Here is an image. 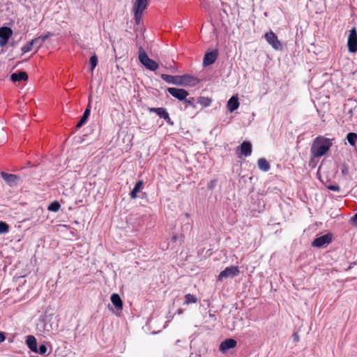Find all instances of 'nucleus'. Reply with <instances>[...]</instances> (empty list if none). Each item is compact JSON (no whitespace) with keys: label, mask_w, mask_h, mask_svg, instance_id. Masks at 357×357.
<instances>
[{"label":"nucleus","mask_w":357,"mask_h":357,"mask_svg":"<svg viewBox=\"0 0 357 357\" xmlns=\"http://www.w3.org/2000/svg\"><path fill=\"white\" fill-rule=\"evenodd\" d=\"M52 34L50 33V32H47L44 35H42L40 36H39V38H40V41L39 43V46H42L43 43L47 39L49 38Z\"/></svg>","instance_id":"obj_32"},{"label":"nucleus","mask_w":357,"mask_h":357,"mask_svg":"<svg viewBox=\"0 0 357 357\" xmlns=\"http://www.w3.org/2000/svg\"><path fill=\"white\" fill-rule=\"evenodd\" d=\"M217 180L213 179L210 181V183L208 184V190H213L215 185H216Z\"/></svg>","instance_id":"obj_36"},{"label":"nucleus","mask_w":357,"mask_h":357,"mask_svg":"<svg viewBox=\"0 0 357 357\" xmlns=\"http://www.w3.org/2000/svg\"><path fill=\"white\" fill-rule=\"evenodd\" d=\"M218 58V51L213 50L210 52H207L203 59V65L204 66H208L213 64Z\"/></svg>","instance_id":"obj_12"},{"label":"nucleus","mask_w":357,"mask_h":357,"mask_svg":"<svg viewBox=\"0 0 357 357\" xmlns=\"http://www.w3.org/2000/svg\"><path fill=\"white\" fill-rule=\"evenodd\" d=\"M167 91L171 96L180 101L185 100V98L189 95L188 92L183 89L169 87L167 89Z\"/></svg>","instance_id":"obj_9"},{"label":"nucleus","mask_w":357,"mask_h":357,"mask_svg":"<svg viewBox=\"0 0 357 357\" xmlns=\"http://www.w3.org/2000/svg\"><path fill=\"white\" fill-rule=\"evenodd\" d=\"M60 207H61L60 204L58 202L55 201L49 205L48 210L51 211L56 212L59 210Z\"/></svg>","instance_id":"obj_28"},{"label":"nucleus","mask_w":357,"mask_h":357,"mask_svg":"<svg viewBox=\"0 0 357 357\" xmlns=\"http://www.w3.org/2000/svg\"><path fill=\"white\" fill-rule=\"evenodd\" d=\"M34 43H36V40H31L29 43L22 47L21 51L23 53L30 52L32 50L33 46H34Z\"/></svg>","instance_id":"obj_26"},{"label":"nucleus","mask_w":357,"mask_h":357,"mask_svg":"<svg viewBox=\"0 0 357 357\" xmlns=\"http://www.w3.org/2000/svg\"><path fill=\"white\" fill-rule=\"evenodd\" d=\"M26 344L28 348L33 352H35L37 348V341L34 336L28 335L26 340Z\"/></svg>","instance_id":"obj_20"},{"label":"nucleus","mask_w":357,"mask_h":357,"mask_svg":"<svg viewBox=\"0 0 357 357\" xmlns=\"http://www.w3.org/2000/svg\"><path fill=\"white\" fill-rule=\"evenodd\" d=\"M347 46L350 52L355 53L357 52V31L354 27L350 30Z\"/></svg>","instance_id":"obj_7"},{"label":"nucleus","mask_w":357,"mask_h":357,"mask_svg":"<svg viewBox=\"0 0 357 357\" xmlns=\"http://www.w3.org/2000/svg\"><path fill=\"white\" fill-rule=\"evenodd\" d=\"M351 223H357V213L351 218Z\"/></svg>","instance_id":"obj_40"},{"label":"nucleus","mask_w":357,"mask_h":357,"mask_svg":"<svg viewBox=\"0 0 357 357\" xmlns=\"http://www.w3.org/2000/svg\"><path fill=\"white\" fill-rule=\"evenodd\" d=\"M240 273L239 268L236 266H230L226 267L220 273L218 277V280H222L224 278H234L237 276Z\"/></svg>","instance_id":"obj_5"},{"label":"nucleus","mask_w":357,"mask_h":357,"mask_svg":"<svg viewBox=\"0 0 357 357\" xmlns=\"http://www.w3.org/2000/svg\"><path fill=\"white\" fill-rule=\"evenodd\" d=\"M259 168L263 172H268L271 166L265 158H259L257 161Z\"/></svg>","instance_id":"obj_22"},{"label":"nucleus","mask_w":357,"mask_h":357,"mask_svg":"<svg viewBox=\"0 0 357 357\" xmlns=\"http://www.w3.org/2000/svg\"><path fill=\"white\" fill-rule=\"evenodd\" d=\"M91 96H89V104L87 105V107L86 108L84 112V114L83 116H82L81 119L79 120V121L77 123V126H76V128H80L87 121L89 115H90V112H91Z\"/></svg>","instance_id":"obj_14"},{"label":"nucleus","mask_w":357,"mask_h":357,"mask_svg":"<svg viewBox=\"0 0 357 357\" xmlns=\"http://www.w3.org/2000/svg\"><path fill=\"white\" fill-rule=\"evenodd\" d=\"M30 357H38V356H30Z\"/></svg>","instance_id":"obj_46"},{"label":"nucleus","mask_w":357,"mask_h":357,"mask_svg":"<svg viewBox=\"0 0 357 357\" xmlns=\"http://www.w3.org/2000/svg\"><path fill=\"white\" fill-rule=\"evenodd\" d=\"M148 110L150 112H154L157 114L160 118L164 119L167 123L170 125H173V121H172L171 118L169 117V115L168 112H167L166 109L164 107H149Z\"/></svg>","instance_id":"obj_10"},{"label":"nucleus","mask_w":357,"mask_h":357,"mask_svg":"<svg viewBox=\"0 0 357 357\" xmlns=\"http://www.w3.org/2000/svg\"><path fill=\"white\" fill-rule=\"evenodd\" d=\"M6 340V335L3 332H0V343L3 342Z\"/></svg>","instance_id":"obj_39"},{"label":"nucleus","mask_w":357,"mask_h":357,"mask_svg":"<svg viewBox=\"0 0 357 357\" xmlns=\"http://www.w3.org/2000/svg\"><path fill=\"white\" fill-rule=\"evenodd\" d=\"M197 102L204 107L211 105L212 100L208 97L200 96L197 98Z\"/></svg>","instance_id":"obj_23"},{"label":"nucleus","mask_w":357,"mask_h":357,"mask_svg":"<svg viewBox=\"0 0 357 357\" xmlns=\"http://www.w3.org/2000/svg\"><path fill=\"white\" fill-rule=\"evenodd\" d=\"M333 235L332 233H327L323 236L317 237L312 242L311 245L313 248H325L328 245L333 241Z\"/></svg>","instance_id":"obj_4"},{"label":"nucleus","mask_w":357,"mask_h":357,"mask_svg":"<svg viewBox=\"0 0 357 357\" xmlns=\"http://www.w3.org/2000/svg\"><path fill=\"white\" fill-rule=\"evenodd\" d=\"M239 102L237 96H232L227 102V107L230 112L236 110L239 107Z\"/></svg>","instance_id":"obj_17"},{"label":"nucleus","mask_w":357,"mask_h":357,"mask_svg":"<svg viewBox=\"0 0 357 357\" xmlns=\"http://www.w3.org/2000/svg\"><path fill=\"white\" fill-rule=\"evenodd\" d=\"M347 139L351 146H355L357 142V134L355 132L348 133L347 135Z\"/></svg>","instance_id":"obj_25"},{"label":"nucleus","mask_w":357,"mask_h":357,"mask_svg":"<svg viewBox=\"0 0 357 357\" xmlns=\"http://www.w3.org/2000/svg\"><path fill=\"white\" fill-rule=\"evenodd\" d=\"M28 79V75L26 72L19 71L15 73H13L10 75V79L14 82H21L22 80H26Z\"/></svg>","instance_id":"obj_19"},{"label":"nucleus","mask_w":357,"mask_h":357,"mask_svg":"<svg viewBox=\"0 0 357 357\" xmlns=\"http://www.w3.org/2000/svg\"><path fill=\"white\" fill-rule=\"evenodd\" d=\"M241 155L248 157L252 153V144L250 142L245 141L239 146Z\"/></svg>","instance_id":"obj_16"},{"label":"nucleus","mask_w":357,"mask_h":357,"mask_svg":"<svg viewBox=\"0 0 357 357\" xmlns=\"http://www.w3.org/2000/svg\"><path fill=\"white\" fill-rule=\"evenodd\" d=\"M91 70L93 71L98 64V58L96 54L93 55L89 60Z\"/></svg>","instance_id":"obj_30"},{"label":"nucleus","mask_w":357,"mask_h":357,"mask_svg":"<svg viewBox=\"0 0 357 357\" xmlns=\"http://www.w3.org/2000/svg\"><path fill=\"white\" fill-rule=\"evenodd\" d=\"M13 30L10 27L2 26L0 28V47H4L13 36Z\"/></svg>","instance_id":"obj_8"},{"label":"nucleus","mask_w":357,"mask_h":357,"mask_svg":"<svg viewBox=\"0 0 357 357\" xmlns=\"http://www.w3.org/2000/svg\"><path fill=\"white\" fill-rule=\"evenodd\" d=\"M161 78L169 84L185 86H195L199 82L198 79L190 75L174 76L167 74H162Z\"/></svg>","instance_id":"obj_2"},{"label":"nucleus","mask_w":357,"mask_h":357,"mask_svg":"<svg viewBox=\"0 0 357 357\" xmlns=\"http://www.w3.org/2000/svg\"><path fill=\"white\" fill-rule=\"evenodd\" d=\"M184 236L183 234H175L172 236V241L173 242H178L179 245L183 243Z\"/></svg>","instance_id":"obj_31"},{"label":"nucleus","mask_w":357,"mask_h":357,"mask_svg":"<svg viewBox=\"0 0 357 357\" xmlns=\"http://www.w3.org/2000/svg\"><path fill=\"white\" fill-rule=\"evenodd\" d=\"M64 227L68 228V226L67 225H62Z\"/></svg>","instance_id":"obj_44"},{"label":"nucleus","mask_w":357,"mask_h":357,"mask_svg":"<svg viewBox=\"0 0 357 357\" xmlns=\"http://www.w3.org/2000/svg\"><path fill=\"white\" fill-rule=\"evenodd\" d=\"M142 14V13L134 11L135 20L137 24H139Z\"/></svg>","instance_id":"obj_33"},{"label":"nucleus","mask_w":357,"mask_h":357,"mask_svg":"<svg viewBox=\"0 0 357 357\" xmlns=\"http://www.w3.org/2000/svg\"><path fill=\"white\" fill-rule=\"evenodd\" d=\"M111 301L115 307V314L120 316V313L123 309V301L118 294L114 293L111 296Z\"/></svg>","instance_id":"obj_11"},{"label":"nucleus","mask_w":357,"mask_h":357,"mask_svg":"<svg viewBox=\"0 0 357 357\" xmlns=\"http://www.w3.org/2000/svg\"><path fill=\"white\" fill-rule=\"evenodd\" d=\"M1 223H5V222H3V221H0V224H1Z\"/></svg>","instance_id":"obj_45"},{"label":"nucleus","mask_w":357,"mask_h":357,"mask_svg":"<svg viewBox=\"0 0 357 357\" xmlns=\"http://www.w3.org/2000/svg\"><path fill=\"white\" fill-rule=\"evenodd\" d=\"M149 1V0H137L133 6V11L143 13L144 10L147 8Z\"/></svg>","instance_id":"obj_18"},{"label":"nucleus","mask_w":357,"mask_h":357,"mask_svg":"<svg viewBox=\"0 0 357 357\" xmlns=\"http://www.w3.org/2000/svg\"><path fill=\"white\" fill-rule=\"evenodd\" d=\"M183 310L181 308H179L176 311V314H178V315L181 314L183 313Z\"/></svg>","instance_id":"obj_43"},{"label":"nucleus","mask_w":357,"mask_h":357,"mask_svg":"<svg viewBox=\"0 0 357 357\" xmlns=\"http://www.w3.org/2000/svg\"><path fill=\"white\" fill-rule=\"evenodd\" d=\"M341 172L343 175H347L349 173V169L345 165H342Z\"/></svg>","instance_id":"obj_37"},{"label":"nucleus","mask_w":357,"mask_h":357,"mask_svg":"<svg viewBox=\"0 0 357 357\" xmlns=\"http://www.w3.org/2000/svg\"><path fill=\"white\" fill-rule=\"evenodd\" d=\"M293 337H294V340L295 342H298V340H299V336H298V335L296 333H294V334H293Z\"/></svg>","instance_id":"obj_41"},{"label":"nucleus","mask_w":357,"mask_h":357,"mask_svg":"<svg viewBox=\"0 0 357 357\" xmlns=\"http://www.w3.org/2000/svg\"><path fill=\"white\" fill-rule=\"evenodd\" d=\"M144 186L143 181H139L136 183L134 188L130 193V197L131 199H136L137 197V192H139Z\"/></svg>","instance_id":"obj_21"},{"label":"nucleus","mask_w":357,"mask_h":357,"mask_svg":"<svg viewBox=\"0 0 357 357\" xmlns=\"http://www.w3.org/2000/svg\"><path fill=\"white\" fill-rule=\"evenodd\" d=\"M8 225H0V234H5L8 231Z\"/></svg>","instance_id":"obj_34"},{"label":"nucleus","mask_w":357,"mask_h":357,"mask_svg":"<svg viewBox=\"0 0 357 357\" xmlns=\"http://www.w3.org/2000/svg\"><path fill=\"white\" fill-rule=\"evenodd\" d=\"M236 341L234 339H226L221 342L219 349L221 352L225 353L229 349L234 348L236 346Z\"/></svg>","instance_id":"obj_13"},{"label":"nucleus","mask_w":357,"mask_h":357,"mask_svg":"<svg viewBox=\"0 0 357 357\" xmlns=\"http://www.w3.org/2000/svg\"><path fill=\"white\" fill-rule=\"evenodd\" d=\"M139 60L143 66L150 70L155 71L158 68V64L151 59L142 47L139 48Z\"/></svg>","instance_id":"obj_3"},{"label":"nucleus","mask_w":357,"mask_h":357,"mask_svg":"<svg viewBox=\"0 0 357 357\" xmlns=\"http://www.w3.org/2000/svg\"><path fill=\"white\" fill-rule=\"evenodd\" d=\"M1 176L3 179L10 185L15 184L20 177L15 174H8L4 172H1Z\"/></svg>","instance_id":"obj_15"},{"label":"nucleus","mask_w":357,"mask_h":357,"mask_svg":"<svg viewBox=\"0 0 357 357\" xmlns=\"http://www.w3.org/2000/svg\"><path fill=\"white\" fill-rule=\"evenodd\" d=\"M32 40H36V43H34V45L37 46L38 48L40 47L39 46V43L40 41V38L39 37L35 38Z\"/></svg>","instance_id":"obj_38"},{"label":"nucleus","mask_w":357,"mask_h":357,"mask_svg":"<svg viewBox=\"0 0 357 357\" xmlns=\"http://www.w3.org/2000/svg\"><path fill=\"white\" fill-rule=\"evenodd\" d=\"M264 38L267 43L272 46V47L276 50H282V43L278 40V36L274 32L270 31L264 35Z\"/></svg>","instance_id":"obj_6"},{"label":"nucleus","mask_w":357,"mask_h":357,"mask_svg":"<svg viewBox=\"0 0 357 357\" xmlns=\"http://www.w3.org/2000/svg\"><path fill=\"white\" fill-rule=\"evenodd\" d=\"M47 351V348L45 344H42L38 347H37L34 353L45 355Z\"/></svg>","instance_id":"obj_27"},{"label":"nucleus","mask_w":357,"mask_h":357,"mask_svg":"<svg viewBox=\"0 0 357 357\" xmlns=\"http://www.w3.org/2000/svg\"><path fill=\"white\" fill-rule=\"evenodd\" d=\"M327 188L330 190L335 191V192H339L340 188L338 185H329L327 186Z\"/></svg>","instance_id":"obj_35"},{"label":"nucleus","mask_w":357,"mask_h":357,"mask_svg":"<svg viewBox=\"0 0 357 357\" xmlns=\"http://www.w3.org/2000/svg\"><path fill=\"white\" fill-rule=\"evenodd\" d=\"M332 144L330 139L323 136H318L313 140L310 153L314 158H320L328 153Z\"/></svg>","instance_id":"obj_1"},{"label":"nucleus","mask_w":357,"mask_h":357,"mask_svg":"<svg viewBox=\"0 0 357 357\" xmlns=\"http://www.w3.org/2000/svg\"><path fill=\"white\" fill-rule=\"evenodd\" d=\"M355 264H356V262L351 263L349 266L346 269V271H349V270L353 268L354 265H355Z\"/></svg>","instance_id":"obj_42"},{"label":"nucleus","mask_w":357,"mask_h":357,"mask_svg":"<svg viewBox=\"0 0 357 357\" xmlns=\"http://www.w3.org/2000/svg\"><path fill=\"white\" fill-rule=\"evenodd\" d=\"M183 101H184V103L185 104V107L190 106L193 109H196L197 106L195 102V98H185V100H183Z\"/></svg>","instance_id":"obj_29"},{"label":"nucleus","mask_w":357,"mask_h":357,"mask_svg":"<svg viewBox=\"0 0 357 357\" xmlns=\"http://www.w3.org/2000/svg\"><path fill=\"white\" fill-rule=\"evenodd\" d=\"M197 302V298L196 296L188 294L185 296L184 305H189L191 303H196Z\"/></svg>","instance_id":"obj_24"}]
</instances>
